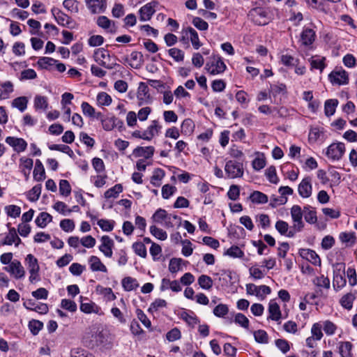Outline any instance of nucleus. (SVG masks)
<instances>
[{"mask_svg":"<svg viewBox=\"0 0 357 357\" xmlns=\"http://www.w3.org/2000/svg\"><path fill=\"white\" fill-rule=\"evenodd\" d=\"M254 337L257 342L260 344H267L268 342V335L264 330H258L254 332Z\"/></svg>","mask_w":357,"mask_h":357,"instance_id":"nucleus-54","label":"nucleus"},{"mask_svg":"<svg viewBox=\"0 0 357 357\" xmlns=\"http://www.w3.org/2000/svg\"><path fill=\"white\" fill-rule=\"evenodd\" d=\"M225 171L229 178H241L244 173L243 163L235 160H229L225 164Z\"/></svg>","mask_w":357,"mask_h":357,"instance_id":"nucleus-5","label":"nucleus"},{"mask_svg":"<svg viewBox=\"0 0 357 357\" xmlns=\"http://www.w3.org/2000/svg\"><path fill=\"white\" fill-rule=\"evenodd\" d=\"M204 69L211 75L223 73L227 69V66L219 55H213L208 58Z\"/></svg>","mask_w":357,"mask_h":357,"instance_id":"nucleus-1","label":"nucleus"},{"mask_svg":"<svg viewBox=\"0 0 357 357\" xmlns=\"http://www.w3.org/2000/svg\"><path fill=\"white\" fill-rule=\"evenodd\" d=\"M275 229L281 235H286L288 237H294L296 232L294 229L288 231L289 225L287 222L284 220H278L275 223Z\"/></svg>","mask_w":357,"mask_h":357,"instance_id":"nucleus-25","label":"nucleus"},{"mask_svg":"<svg viewBox=\"0 0 357 357\" xmlns=\"http://www.w3.org/2000/svg\"><path fill=\"white\" fill-rule=\"evenodd\" d=\"M150 232L154 237L160 241H165L167 238V232L163 229L157 227L155 225L150 227Z\"/></svg>","mask_w":357,"mask_h":357,"instance_id":"nucleus-47","label":"nucleus"},{"mask_svg":"<svg viewBox=\"0 0 357 357\" xmlns=\"http://www.w3.org/2000/svg\"><path fill=\"white\" fill-rule=\"evenodd\" d=\"M132 249L134 250L136 255L138 256L145 258L147 255L146 248L144 243L135 242L132 244Z\"/></svg>","mask_w":357,"mask_h":357,"instance_id":"nucleus-53","label":"nucleus"},{"mask_svg":"<svg viewBox=\"0 0 357 357\" xmlns=\"http://www.w3.org/2000/svg\"><path fill=\"white\" fill-rule=\"evenodd\" d=\"M34 107L36 109H46L48 107L47 98L45 96H36L34 98Z\"/></svg>","mask_w":357,"mask_h":357,"instance_id":"nucleus-56","label":"nucleus"},{"mask_svg":"<svg viewBox=\"0 0 357 357\" xmlns=\"http://www.w3.org/2000/svg\"><path fill=\"white\" fill-rule=\"evenodd\" d=\"M101 245L99 246V250L107 257H111L112 256V248L114 246V241L108 236H103L101 238Z\"/></svg>","mask_w":357,"mask_h":357,"instance_id":"nucleus-22","label":"nucleus"},{"mask_svg":"<svg viewBox=\"0 0 357 357\" xmlns=\"http://www.w3.org/2000/svg\"><path fill=\"white\" fill-rule=\"evenodd\" d=\"M280 61L287 67H294L299 63L298 59H296L288 54H282L280 56Z\"/></svg>","mask_w":357,"mask_h":357,"instance_id":"nucleus-39","label":"nucleus"},{"mask_svg":"<svg viewBox=\"0 0 357 357\" xmlns=\"http://www.w3.org/2000/svg\"><path fill=\"white\" fill-rule=\"evenodd\" d=\"M250 199L252 203L258 204H266L268 201V198L266 195L257 190L251 193Z\"/></svg>","mask_w":357,"mask_h":357,"instance_id":"nucleus-36","label":"nucleus"},{"mask_svg":"<svg viewBox=\"0 0 357 357\" xmlns=\"http://www.w3.org/2000/svg\"><path fill=\"white\" fill-rule=\"evenodd\" d=\"M298 192L303 198H308L312 195V178L310 176L305 177L298 184Z\"/></svg>","mask_w":357,"mask_h":357,"instance_id":"nucleus-15","label":"nucleus"},{"mask_svg":"<svg viewBox=\"0 0 357 357\" xmlns=\"http://www.w3.org/2000/svg\"><path fill=\"white\" fill-rule=\"evenodd\" d=\"M165 172L160 168H156L153 170V175L151 177V183L155 186L159 187L162 183V180L165 177Z\"/></svg>","mask_w":357,"mask_h":357,"instance_id":"nucleus-34","label":"nucleus"},{"mask_svg":"<svg viewBox=\"0 0 357 357\" xmlns=\"http://www.w3.org/2000/svg\"><path fill=\"white\" fill-rule=\"evenodd\" d=\"M229 312V308L228 306L226 304H218L214 309H213V314L215 316L218 317H224L226 314H227Z\"/></svg>","mask_w":357,"mask_h":357,"instance_id":"nucleus-61","label":"nucleus"},{"mask_svg":"<svg viewBox=\"0 0 357 357\" xmlns=\"http://www.w3.org/2000/svg\"><path fill=\"white\" fill-rule=\"evenodd\" d=\"M183 259L181 258H172L169 261V271L172 273H175L181 269Z\"/></svg>","mask_w":357,"mask_h":357,"instance_id":"nucleus-58","label":"nucleus"},{"mask_svg":"<svg viewBox=\"0 0 357 357\" xmlns=\"http://www.w3.org/2000/svg\"><path fill=\"white\" fill-rule=\"evenodd\" d=\"M183 39L185 37L191 41L195 50H198L202 43L200 42L197 32L192 27H187L183 30Z\"/></svg>","mask_w":357,"mask_h":357,"instance_id":"nucleus-17","label":"nucleus"},{"mask_svg":"<svg viewBox=\"0 0 357 357\" xmlns=\"http://www.w3.org/2000/svg\"><path fill=\"white\" fill-rule=\"evenodd\" d=\"M355 295L351 293H348L344 295L340 301V305L347 310H351L353 307V303L355 300Z\"/></svg>","mask_w":357,"mask_h":357,"instance_id":"nucleus-38","label":"nucleus"},{"mask_svg":"<svg viewBox=\"0 0 357 357\" xmlns=\"http://www.w3.org/2000/svg\"><path fill=\"white\" fill-rule=\"evenodd\" d=\"M42 186L40 184L33 186L27 194V198L31 202L37 201L41 194Z\"/></svg>","mask_w":357,"mask_h":357,"instance_id":"nucleus-43","label":"nucleus"},{"mask_svg":"<svg viewBox=\"0 0 357 357\" xmlns=\"http://www.w3.org/2000/svg\"><path fill=\"white\" fill-rule=\"evenodd\" d=\"M198 284L204 289H210L213 287V280L206 275H202L198 278Z\"/></svg>","mask_w":357,"mask_h":357,"instance_id":"nucleus-45","label":"nucleus"},{"mask_svg":"<svg viewBox=\"0 0 357 357\" xmlns=\"http://www.w3.org/2000/svg\"><path fill=\"white\" fill-rule=\"evenodd\" d=\"M314 284L319 287H324L326 289L330 288V280L327 277H324V275H321L317 277L313 280Z\"/></svg>","mask_w":357,"mask_h":357,"instance_id":"nucleus-64","label":"nucleus"},{"mask_svg":"<svg viewBox=\"0 0 357 357\" xmlns=\"http://www.w3.org/2000/svg\"><path fill=\"white\" fill-rule=\"evenodd\" d=\"M96 100L100 106H109L112 101L111 96L106 92H100L97 95Z\"/></svg>","mask_w":357,"mask_h":357,"instance_id":"nucleus-44","label":"nucleus"},{"mask_svg":"<svg viewBox=\"0 0 357 357\" xmlns=\"http://www.w3.org/2000/svg\"><path fill=\"white\" fill-rule=\"evenodd\" d=\"M265 175L271 183L277 184L279 182V178L276 174V169L274 166L268 167L266 169Z\"/></svg>","mask_w":357,"mask_h":357,"instance_id":"nucleus-51","label":"nucleus"},{"mask_svg":"<svg viewBox=\"0 0 357 357\" xmlns=\"http://www.w3.org/2000/svg\"><path fill=\"white\" fill-rule=\"evenodd\" d=\"M25 261L27 264V268L30 274L29 282L35 283L39 281L40 280L39 275L40 266L38 259L32 254H29L25 258Z\"/></svg>","mask_w":357,"mask_h":357,"instance_id":"nucleus-4","label":"nucleus"},{"mask_svg":"<svg viewBox=\"0 0 357 357\" xmlns=\"http://www.w3.org/2000/svg\"><path fill=\"white\" fill-rule=\"evenodd\" d=\"M6 142L12 146L15 151L20 153L24 151L27 147L26 142L22 138L8 137Z\"/></svg>","mask_w":357,"mask_h":357,"instance_id":"nucleus-19","label":"nucleus"},{"mask_svg":"<svg viewBox=\"0 0 357 357\" xmlns=\"http://www.w3.org/2000/svg\"><path fill=\"white\" fill-rule=\"evenodd\" d=\"M303 216L305 221L310 224H314L317 221L316 211L310 206H304Z\"/></svg>","mask_w":357,"mask_h":357,"instance_id":"nucleus-33","label":"nucleus"},{"mask_svg":"<svg viewBox=\"0 0 357 357\" xmlns=\"http://www.w3.org/2000/svg\"><path fill=\"white\" fill-rule=\"evenodd\" d=\"M158 5V1H151L143 6L139 10V20L142 22L149 21L155 12V7Z\"/></svg>","mask_w":357,"mask_h":357,"instance_id":"nucleus-11","label":"nucleus"},{"mask_svg":"<svg viewBox=\"0 0 357 357\" xmlns=\"http://www.w3.org/2000/svg\"><path fill=\"white\" fill-rule=\"evenodd\" d=\"M160 128L158 121H153L147 129L143 132L144 140L151 141L155 135H158Z\"/></svg>","mask_w":357,"mask_h":357,"instance_id":"nucleus-26","label":"nucleus"},{"mask_svg":"<svg viewBox=\"0 0 357 357\" xmlns=\"http://www.w3.org/2000/svg\"><path fill=\"white\" fill-rule=\"evenodd\" d=\"M51 12L59 24L63 26H70L72 19L68 15L55 7L52 8Z\"/></svg>","mask_w":357,"mask_h":357,"instance_id":"nucleus-18","label":"nucleus"},{"mask_svg":"<svg viewBox=\"0 0 357 357\" xmlns=\"http://www.w3.org/2000/svg\"><path fill=\"white\" fill-rule=\"evenodd\" d=\"M49 149L52 151H58L68 154L70 157H73L74 155V153L73 150L70 148V146L65 144H52L50 145Z\"/></svg>","mask_w":357,"mask_h":357,"instance_id":"nucleus-49","label":"nucleus"},{"mask_svg":"<svg viewBox=\"0 0 357 357\" xmlns=\"http://www.w3.org/2000/svg\"><path fill=\"white\" fill-rule=\"evenodd\" d=\"M60 227L66 232H71L75 229V225L73 220L63 219L60 222Z\"/></svg>","mask_w":357,"mask_h":357,"instance_id":"nucleus-59","label":"nucleus"},{"mask_svg":"<svg viewBox=\"0 0 357 357\" xmlns=\"http://www.w3.org/2000/svg\"><path fill=\"white\" fill-rule=\"evenodd\" d=\"M339 104L337 99H328L324 103V113L326 116H331L335 112L336 108Z\"/></svg>","mask_w":357,"mask_h":357,"instance_id":"nucleus-31","label":"nucleus"},{"mask_svg":"<svg viewBox=\"0 0 357 357\" xmlns=\"http://www.w3.org/2000/svg\"><path fill=\"white\" fill-rule=\"evenodd\" d=\"M90 268L92 271L107 272V267L101 262L100 259L96 256H91L89 259Z\"/></svg>","mask_w":357,"mask_h":357,"instance_id":"nucleus-29","label":"nucleus"},{"mask_svg":"<svg viewBox=\"0 0 357 357\" xmlns=\"http://www.w3.org/2000/svg\"><path fill=\"white\" fill-rule=\"evenodd\" d=\"M33 164V161L31 158H21L20 159V167L26 180H28L29 177Z\"/></svg>","mask_w":357,"mask_h":357,"instance_id":"nucleus-24","label":"nucleus"},{"mask_svg":"<svg viewBox=\"0 0 357 357\" xmlns=\"http://www.w3.org/2000/svg\"><path fill=\"white\" fill-rule=\"evenodd\" d=\"M79 1L77 0H64L63 1V7L72 13L79 12Z\"/></svg>","mask_w":357,"mask_h":357,"instance_id":"nucleus-46","label":"nucleus"},{"mask_svg":"<svg viewBox=\"0 0 357 357\" xmlns=\"http://www.w3.org/2000/svg\"><path fill=\"white\" fill-rule=\"evenodd\" d=\"M122 286L125 291H130L139 287L136 279L131 277H126L122 280Z\"/></svg>","mask_w":357,"mask_h":357,"instance_id":"nucleus-37","label":"nucleus"},{"mask_svg":"<svg viewBox=\"0 0 357 357\" xmlns=\"http://www.w3.org/2000/svg\"><path fill=\"white\" fill-rule=\"evenodd\" d=\"M328 79L333 85H345L349 83V75L342 68H335L329 75Z\"/></svg>","mask_w":357,"mask_h":357,"instance_id":"nucleus-7","label":"nucleus"},{"mask_svg":"<svg viewBox=\"0 0 357 357\" xmlns=\"http://www.w3.org/2000/svg\"><path fill=\"white\" fill-rule=\"evenodd\" d=\"M353 345L350 342H341L339 347V353L341 357H351Z\"/></svg>","mask_w":357,"mask_h":357,"instance_id":"nucleus-40","label":"nucleus"},{"mask_svg":"<svg viewBox=\"0 0 357 357\" xmlns=\"http://www.w3.org/2000/svg\"><path fill=\"white\" fill-rule=\"evenodd\" d=\"M270 93L274 96L287 93V87L284 84H277L271 86Z\"/></svg>","mask_w":357,"mask_h":357,"instance_id":"nucleus-52","label":"nucleus"},{"mask_svg":"<svg viewBox=\"0 0 357 357\" xmlns=\"http://www.w3.org/2000/svg\"><path fill=\"white\" fill-rule=\"evenodd\" d=\"M23 305L29 310L38 312L40 314H46L48 312V306L45 303H36L31 299L26 300L24 302Z\"/></svg>","mask_w":357,"mask_h":357,"instance_id":"nucleus-21","label":"nucleus"},{"mask_svg":"<svg viewBox=\"0 0 357 357\" xmlns=\"http://www.w3.org/2000/svg\"><path fill=\"white\" fill-rule=\"evenodd\" d=\"M86 6L91 13H104L107 8L106 0H85Z\"/></svg>","mask_w":357,"mask_h":357,"instance_id":"nucleus-16","label":"nucleus"},{"mask_svg":"<svg viewBox=\"0 0 357 357\" xmlns=\"http://www.w3.org/2000/svg\"><path fill=\"white\" fill-rule=\"evenodd\" d=\"M315 31L312 29L305 28L301 33L299 42L301 43V45L307 48H311L313 43L315 40Z\"/></svg>","mask_w":357,"mask_h":357,"instance_id":"nucleus-13","label":"nucleus"},{"mask_svg":"<svg viewBox=\"0 0 357 357\" xmlns=\"http://www.w3.org/2000/svg\"><path fill=\"white\" fill-rule=\"evenodd\" d=\"M52 221V216L46 212H41L36 218L35 222L40 228H45L48 222Z\"/></svg>","mask_w":357,"mask_h":357,"instance_id":"nucleus-35","label":"nucleus"},{"mask_svg":"<svg viewBox=\"0 0 357 357\" xmlns=\"http://www.w3.org/2000/svg\"><path fill=\"white\" fill-rule=\"evenodd\" d=\"M345 151L344 143L338 142L331 144L326 149V155L332 160H339Z\"/></svg>","mask_w":357,"mask_h":357,"instance_id":"nucleus-8","label":"nucleus"},{"mask_svg":"<svg viewBox=\"0 0 357 357\" xmlns=\"http://www.w3.org/2000/svg\"><path fill=\"white\" fill-rule=\"evenodd\" d=\"M180 317L192 328H194L195 325L199 323L198 317L192 312L191 314H189L188 312L183 311L180 314Z\"/></svg>","mask_w":357,"mask_h":357,"instance_id":"nucleus-32","label":"nucleus"},{"mask_svg":"<svg viewBox=\"0 0 357 357\" xmlns=\"http://www.w3.org/2000/svg\"><path fill=\"white\" fill-rule=\"evenodd\" d=\"M98 307L94 303H82L80 310L84 313L98 312Z\"/></svg>","mask_w":357,"mask_h":357,"instance_id":"nucleus-60","label":"nucleus"},{"mask_svg":"<svg viewBox=\"0 0 357 357\" xmlns=\"http://www.w3.org/2000/svg\"><path fill=\"white\" fill-rule=\"evenodd\" d=\"M20 243L21 239L19 238L15 229L11 228L6 236L3 244L12 245L13 243H15V246H18Z\"/></svg>","mask_w":357,"mask_h":357,"instance_id":"nucleus-30","label":"nucleus"},{"mask_svg":"<svg viewBox=\"0 0 357 357\" xmlns=\"http://www.w3.org/2000/svg\"><path fill=\"white\" fill-rule=\"evenodd\" d=\"M172 217L178 221V227H180L181 225V218L175 214H168L165 209L158 208L153 213L152 219L157 223H162V222H165L166 219H170Z\"/></svg>","mask_w":357,"mask_h":357,"instance_id":"nucleus-14","label":"nucleus"},{"mask_svg":"<svg viewBox=\"0 0 357 357\" xmlns=\"http://www.w3.org/2000/svg\"><path fill=\"white\" fill-rule=\"evenodd\" d=\"M248 16L255 24L259 26L266 25L270 21L267 9L262 7H256L251 9Z\"/></svg>","mask_w":357,"mask_h":357,"instance_id":"nucleus-3","label":"nucleus"},{"mask_svg":"<svg viewBox=\"0 0 357 357\" xmlns=\"http://www.w3.org/2000/svg\"><path fill=\"white\" fill-rule=\"evenodd\" d=\"M268 318L273 321H279L281 319V311L278 304L273 300H271L268 305Z\"/></svg>","mask_w":357,"mask_h":357,"instance_id":"nucleus-27","label":"nucleus"},{"mask_svg":"<svg viewBox=\"0 0 357 357\" xmlns=\"http://www.w3.org/2000/svg\"><path fill=\"white\" fill-rule=\"evenodd\" d=\"M137 98L139 101V105L149 104L152 102V98L149 93V89L145 83H139L137 89Z\"/></svg>","mask_w":357,"mask_h":357,"instance_id":"nucleus-12","label":"nucleus"},{"mask_svg":"<svg viewBox=\"0 0 357 357\" xmlns=\"http://www.w3.org/2000/svg\"><path fill=\"white\" fill-rule=\"evenodd\" d=\"M340 239L342 243L351 245L355 243L356 236L354 232H343L340 234Z\"/></svg>","mask_w":357,"mask_h":357,"instance_id":"nucleus-62","label":"nucleus"},{"mask_svg":"<svg viewBox=\"0 0 357 357\" xmlns=\"http://www.w3.org/2000/svg\"><path fill=\"white\" fill-rule=\"evenodd\" d=\"M27 98L25 96H21L16 98L13 100L12 106L17 108L20 112H24L27 107Z\"/></svg>","mask_w":357,"mask_h":357,"instance_id":"nucleus-41","label":"nucleus"},{"mask_svg":"<svg viewBox=\"0 0 357 357\" xmlns=\"http://www.w3.org/2000/svg\"><path fill=\"white\" fill-rule=\"evenodd\" d=\"M299 255L302 258L309 261L314 265L321 264V259L319 255L312 250L307 248L300 249Z\"/></svg>","mask_w":357,"mask_h":357,"instance_id":"nucleus-20","label":"nucleus"},{"mask_svg":"<svg viewBox=\"0 0 357 357\" xmlns=\"http://www.w3.org/2000/svg\"><path fill=\"white\" fill-rule=\"evenodd\" d=\"M234 322L244 328L248 329L249 327V319L242 313H237L235 315Z\"/></svg>","mask_w":357,"mask_h":357,"instance_id":"nucleus-63","label":"nucleus"},{"mask_svg":"<svg viewBox=\"0 0 357 357\" xmlns=\"http://www.w3.org/2000/svg\"><path fill=\"white\" fill-rule=\"evenodd\" d=\"M3 269L15 279H20L25 275L24 267L20 261L17 259L13 260L8 265L3 267Z\"/></svg>","mask_w":357,"mask_h":357,"instance_id":"nucleus-10","label":"nucleus"},{"mask_svg":"<svg viewBox=\"0 0 357 357\" xmlns=\"http://www.w3.org/2000/svg\"><path fill=\"white\" fill-rule=\"evenodd\" d=\"M122 190L123 187L121 184H116L114 186L108 189L105 192V197L106 199H109L112 197L116 198L118 197L119 194L122 192Z\"/></svg>","mask_w":357,"mask_h":357,"instance_id":"nucleus-50","label":"nucleus"},{"mask_svg":"<svg viewBox=\"0 0 357 357\" xmlns=\"http://www.w3.org/2000/svg\"><path fill=\"white\" fill-rule=\"evenodd\" d=\"M94 60L101 66L112 69L116 63L115 60L110 56L109 52L104 48H98L94 52Z\"/></svg>","mask_w":357,"mask_h":357,"instance_id":"nucleus-2","label":"nucleus"},{"mask_svg":"<svg viewBox=\"0 0 357 357\" xmlns=\"http://www.w3.org/2000/svg\"><path fill=\"white\" fill-rule=\"evenodd\" d=\"M4 210L8 216L16 218L20 216L21 213V208L16 205H8L5 206Z\"/></svg>","mask_w":357,"mask_h":357,"instance_id":"nucleus-55","label":"nucleus"},{"mask_svg":"<svg viewBox=\"0 0 357 357\" xmlns=\"http://www.w3.org/2000/svg\"><path fill=\"white\" fill-rule=\"evenodd\" d=\"M97 24L100 27L106 29L111 33H114L116 31V26L114 22H112L106 16L102 15L98 17L97 19Z\"/></svg>","mask_w":357,"mask_h":357,"instance_id":"nucleus-28","label":"nucleus"},{"mask_svg":"<svg viewBox=\"0 0 357 357\" xmlns=\"http://www.w3.org/2000/svg\"><path fill=\"white\" fill-rule=\"evenodd\" d=\"M155 152V149L152 146H137L133 151V154L138 157H144L146 159L152 158Z\"/></svg>","mask_w":357,"mask_h":357,"instance_id":"nucleus-23","label":"nucleus"},{"mask_svg":"<svg viewBox=\"0 0 357 357\" xmlns=\"http://www.w3.org/2000/svg\"><path fill=\"white\" fill-rule=\"evenodd\" d=\"M291 215L294 222V225L292 227L293 229L297 231H301L304 227V224L302 220L303 211H302L301 207L298 205H294L291 208Z\"/></svg>","mask_w":357,"mask_h":357,"instance_id":"nucleus-9","label":"nucleus"},{"mask_svg":"<svg viewBox=\"0 0 357 357\" xmlns=\"http://www.w3.org/2000/svg\"><path fill=\"white\" fill-rule=\"evenodd\" d=\"M43 322L38 320L32 319L29 323V328L33 335L38 334L39 331L43 328Z\"/></svg>","mask_w":357,"mask_h":357,"instance_id":"nucleus-57","label":"nucleus"},{"mask_svg":"<svg viewBox=\"0 0 357 357\" xmlns=\"http://www.w3.org/2000/svg\"><path fill=\"white\" fill-rule=\"evenodd\" d=\"M325 58H319V57H312L310 61V66L311 69H317L319 70L321 73L324 69L325 68V63H324Z\"/></svg>","mask_w":357,"mask_h":357,"instance_id":"nucleus-48","label":"nucleus"},{"mask_svg":"<svg viewBox=\"0 0 357 357\" xmlns=\"http://www.w3.org/2000/svg\"><path fill=\"white\" fill-rule=\"evenodd\" d=\"M345 278L340 273H334L333 275V287L335 291L341 289L346 285Z\"/></svg>","mask_w":357,"mask_h":357,"instance_id":"nucleus-42","label":"nucleus"},{"mask_svg":"<svg viewBox=\"0 0 357 357\" xmlns=\"http://www.w3.org/2000/svg\"><path fill=\"white\" fill-rule=\"evenodd\" d=\"M245 288L247 294L255 295L261 301L271 292V288L266 285L257 286L252 283H249L245 285Z\"/></svg>","mask_w":357,"mask_h":357,"instance_id":"nucleus-6","label":"nucleus"}]
</instances>
